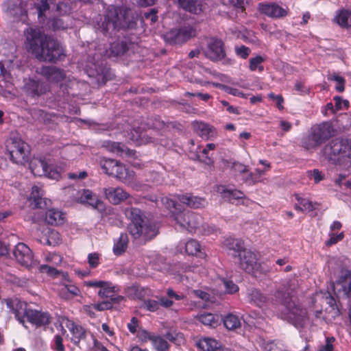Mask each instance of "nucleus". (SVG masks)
<instances>
[{"label": "nucleus", "instance_id": "nucleus-1", "mask_svg": "<svg viewBox=\"0 0 351 351\" xmlns=\"http://www.w3.org/2000/svg\"><path fill=\"white\" fill-rule=\"evenodd\" d=\"M276 297L279 298L284 309L280 312L282 319L288 322L298 328L304 327L308 319V311L298 301L293 300L290 293L278 291Z\"/></svg>", "mask_w": 351, "mask_h": 351}, {"label": "nucleus", "instance_id": "nucleus-2", "mask_svg": "<svg viewBox=\"0 0 351 351\" xmlns=\"http://www.w3.org/2000/svg\"><path fill=\"white\" fill-rule=\"evenodd\" d=\"M175 221L180 228L191 233L210 234L215 232V228L203 223L202 216L192 211L180 212L175 215Z\"/></svg>", "mask_w": 351, "mask_h": 351}, {"label": "nucleus", "instance_id": "nucleus-3", "mask_svg": "<svg viewBox=\"0 0 351 351\" xmlns=\"http://www.w3.org/2000/svg\"><path fill=\"white\" fill-rule=\"evenodd\" d=\"M335 129L329 121L315 124L311 128L308 135L302 140V146L307 149L319 147L335 134Z\"/></svg>", "mask_w": 351, "mask_h": 351}, {"label": "nucleus", "instance_id": "nucleus-4", "mask_svg": "<svg viewBox=\"0 0 351 351\" xmlns=\"http://www.w3.org/2000/svg\"><path fill=\"white\" fill-rule=\"evenodd\" d=\"M40 51L36 58L41 61L56 63L63 60L66 57L65 50L62 44L51 36L44 40Z\"/></svg>", "mask_w": 351, "mask_h": 351}, {"label": "nucleus", "instance_id": "nucleus-5", "mask_svg": "<svg viewBox=\"0 0 351 351\" xmlns=\"http://www.w3.org/2000/svg\"><path fill=\"white\" fill-rule=\"evenodd\" d=\"M6 150L14 163L25 165L29 160L30 146L20 137H10L6 142Z\"/></svg>", "mask_w": 351, "mask_h": 351}, {"label": "nucleus", "instance_id": "nucleus-6", "mask_svg": "<svg viewBox=\"0 0 351 351\" xmlns=\"http://www.w3.org/2000/svg\"><path fill=\"white\" fill-rule=\"evenodd\" d=\"M24 47L27 52L36 58L40 51L42 45L49 35L45 34L42 27L38 25H31L23 31Z\"/></svg>", "mask_w": 351, "mask_h": 351}, {"label": "nucleus", "instance_id": "nucleus-7", "mask_svg": "<svg viewBox=\"0 0 351 351\" xmlns=\"http://www.w3.org/2000/svg\"><path fill=\"white\" fill-rule=\"evenodd\" d=\"M322 153L329 160H332L337 156L351 158V141L347 139L335 138L324 147Z\"/></svg>", "mask_w": 351, "mask_h": 351}, {"label": "nucleus", "instance_id": "nucleus-8", "mask_svg": "<svg viewBox=\"0 0 351 351\" xmlns=\"http://www.w3.org/2000/svg\"><path fill=\"white\" fill-rule=\"evenodd\" d=\"M196 36V29L190 25L171 29L162 35L165 42L171 45L186 43Z\"/></svg>", "mask_w": 351, "mask_h": 351}, {"label": "nucleus", "instance_id": "nucleus-9", "mask_svg": "<svg viewBox=\"0 0 351 351\" xmlns=\"http://www.w3.org/2000/svg\"><path fill=\"white\" fill-rule=\"evenodd\" d=\"M125 215L130 220L128 225V230L135 239L141 237L142 226L145 222L144 215L139 208L131 207L125 210Z\"/></svg>", "mask_w": 351, "mask_h": 351}, {"label": "nucleus", "instance_id": "nucleus-10", "mask_svg": "<svg viewBox=\"0 0 351 351\" xmlns=\"http://www.w3.org/2000/svg\"><path fill=\"white\" fill-rule=\"evenodd\" d=\"M32 173L36 176H45L51 179L58 180L60 177V173L49 165L43 158H35L29 163Z\"/></svg>", "mask_w": 351, "mask_h": 351}, {"label": "nucleus", "instance_id": "nucleus-11", "mask_svg": "<svg viewBox=\"0 0 351 351\" xmlns=\"http://www.w3.org/2000/svg\"><path fill=\"white\" fill-rule=\"evenodd\" d=\"M104 193L106 198L112 204L118 205L122 202L129 199V203L138 204L135 198H130V195L121 187H108L104 189Z\"/></svg>", "mask_w": 351, "mask_h": 351}, {"label": "nucleus", "instance_id": "nucleus-12", "mask_svg": "<svg viewBox=\"0 0 351 351\" xmlns=\"http://www.w3.org/2000/svg\"><path fill=\"white\" fill-rule=\"evenodd\" d=\"M239 267L246 272L250 273L258 268V254L250 250L244 249L241 256H237L236 259Z\"/></svg>", "mask_w": 351, "mask_h": 351}, {"label": "nucleus", "instance_id": "nucleus-13", "mask_svg": "<svg viewBox=\"0 0 351 351\" xmlns=\"http://www.w3.org/2000/svg\"><path fill=\"white\" fill-rule=\"evenodd\" d=\"M114 169V173H113L112 176L121 180L137 191L141 190V185L133 181L134 177V172L133 171L129 170L125 165L118 161Z\"/></svg>", "mask_w": 351, "mask_h": 351}, {"label": "nucleus", "instance_id": "nucleus-14", "mask_svg": "<svg viewBox=\"0 0 351 351\" xmlns=\"http://www.w3.org/2000/svg\"><path fill=\"white\" fill-rule=\"evenodd\" d=\"M49 90V86L46 82L34 78L28 79L24 85L25 93L33 98H38L45 95Z\"/></svg>", "mask_w": 351, "mask_h": 351}, {"label": "nucleus", "instance_id": "nucleus-15", "mask_svg": "<svg viewBox=\"0 0 351 351\" xmlns=\"http://www.w3.org/2000/svg\"><path fill=\"white\" fill-rule=\"evenodd\" d=\"M257 9L261 14L271 19L284 18L289 14L288 8H284L276 3H259Z\"/></svg>", "mask_w": 351, "mask_h": 351}, {"label": "nucleus", "instance_id": "nucleus-16", "mask_svg": "<svg viewBox=\"0 0 351 351\" xmlns=\"http://www.w3.org/2000/svg\"><path fill=\"white\" fill-rule=\"evenodd\" d=\"M76 201L94 209L102 210L104 207L103 202L98 196L89 189H82L77 192Z\"/></svg>", "mask_w": 351, "mask_h": 351}, {"label": "nucleus", "instance_id": "nucleus-17", "mask_svg": "<svg viewBox=\"0 0 351 351\" xmlns=\"http://www.w3.org/2000/svg\"><path fill=\"white\" fill-rule=\"evenodd\" d=\"M204 53L206 57L212 61L221 60L226 56L224 44L221 40L211 38Z\"/></svg>", "mask_w": 351, "mask_h": 351}, {"label": "nucleus", "instance_id": "nucleus-18", "mask_svg": "<svg viewBox=\"0 0 351 351\" xmlns=\"http://www.w3.org/2000/svg\"><path fill=\"white\" fill-rule=\"evenodd\" d=\"M24 314L27 321L36 327L46 326L51 322V317L47 312L33 309H25Z\"/></svg>", "mask_w": 351, "mask_h": 351}, {"label": "nucleus", "instance_id": "nucleus-19", "mask_svg": "<svg viewBox=\"0 0 351 351\" xmlns=\"http://www.w3.org/2000/svg\"><path fill=\"white\" fill-rule=\"evenodd\" d=\"M120 9L112 7L109 8L104 16L102 28L104 33L119 27L121 25Z\"/></svg>", "mask_w": 351, "mask_h": 351}, {"label": "nucleus", "instance_id": "nucleus-20", "mask_svg": "<svg viewBox=\"0 0 351 351\" xmlns=\"http://www.w3.org/2000/svg\"><path fill=\"white\" fill-rule=\"evenodd\" d=\"M17 261L23 266L29 267L32 264L33 254L30 248L23 243H19L14 250Z\"/></svg>", "mask_w": 351, "mask_h": 351}, {"label": "nucleus", "instance_id": "nucleus-21", "mask_svg": "<svg viewBox=\"0 0 351 351\" xmlns=\"http://www.w3.org/2000/svg\"><path fill=\"white\" fill-rule=\"evenodd\" d=\"M43 189L36 185L33 186L29 198L33 208L46 209L51 205V200L47 198H43Z\"/></svg>", "mask_w": 351, "mask_h": 351}, {"label": "nucleus", "instance_id": "nucleus-22", "mask_svg": "<svg viewBox=\"0 0 351 351\" xmlns=\"http://www.w3.org/2000/svg\"><path fill=\"white\" fill-rule=\"evenodd\" d=\"M223 245L228 250V254L234 259L237 256H241L245 249L244 243L241 239L230 237L224 239Z\"/></svg>", "mask_w": 351, "mask_h": 351}, {"label": "nucleus", "instance_id": "nucleus-23", "mask_svg": "<svg viewBox=\"0 0 351 351\" xmlns=\"http://www.w3.org/2000/svg\"><path fill=\"white\" fill-rule=\"evenodd\" d=\"M40 73L48 81L56 83L62 82L66 77L64 70L53 66H43Z\"/></svg>", "mask_w": 351, "mask_h": 351}, {"label": "nucleus", "instance_id": "nucleus-24", "mask_svg": "<svg viewBox=\"0 0 351 351\" xmlns=\"http://www.w3.org/2000/svg\"><path fill=\"white\" fill-rule=\"evenodd\" d=\"M193 128L196 133L205 140H213L217 136L215 128L208 123L196 121L193 123Z\"/></svg>", "mask_w": 351, "mask_h": 351}, {"label": "nucleus", "instance_id": "nucleus-25", "mask_svg": "<svg viewBox=\"0 0 351 351\" xmlns=\"http://www.w3.org/2000/svg\"><path fill=\"white\" fill-rule=\"evenodd\" d=\"M71 19L69 16L63 17H53L48 20L47 25L49 29L56 32L67 29L70 25Z\"/></svg>", "mask_w": 351, "mask_h": 351}, {"label": "nucleus", "instance_id": "nucleus-26", "mask_svg": "<svg viewBox=\"0 0 351 351\" xmlns=\"http://www.w3.org/2000/svg\"><path fill=\"white\" fill-rule=\"evenodd\" d=\"M337 284L341 287L346 295H349L351 293V270L342 268L337 280Z\"/></svg>", "mask_w": 351, "mask_h": 351}, {"label": "nucleus", "instance_id": "nucleus-27", "mask_svg": "<svg viewBox=\"0 0 351 351\" xmlns=\"http://www.w3.org/2000/svg\"><path fill=\"white\" fill-rule=\"evenodd\" d=\"M176 197L181 203L184 204L193 208H199L204 206L206 203L205 199L193 196L189 194L177 195Z\"/></svg>", "mask_w": 351, "mask_h": 351}, {"label": "nucleus", "instance_id": "nucleus-28", "mask_svg": "<svg viewBox=\"0 0 351 351\" xmlns=\"http://www.w3.org/2000/svg\"><path fill=\"white\" fill-rule=\"evenodd\" d=\"M198 345L204 351H230L221 347L220 343L212 338H204L199 341Z\"/></svg>", "mask_w": 351, "mask_h": 351}, {"label": "nucleus", "instance_id": "nucleus-29", "mask_svg": "<svg viewBox=\"0 0 351 351\" xmlns=\"http://www.w3.org/2000/svg\"><path fill=\"white\" fill-rule=\"evenodd\" d=\"M218 192L221 194L222 197L230 202L233 200L242 199L244 194L242 191L236 189H229L225 186H219Z\"/></svg>", "mask_w": 351, "mask_h": 351}, {"label": "nucleus", "instance_id": "nucleus-30", "mask_svg": "<svg viewBox=\"0 0 351 351\" xmlns=\"http://www.w3.org/2000/svg\"><path fill=\"white\" fill-rule=\"evenodd\" d=\"M64 213L55 209H49L46 212L45 221L51 226H58L64 223Z\"/></svg>", "mask_w": 351, "mask_h": 351}, {"label": "nucleus", "instance_id": "nucleus-31", "mask_svg": "<svg viewBox=\"0 0 351 351\" xmlns=\"http://www.w3.org/2000/svg\"><path fill=\"white\" fill-rule=\"evenodd\" d=\"M129 49V45L125 40H117L111 43L110 56L119 57L124 55Z\"/></svg>", "mask_w": 351, "mask_h": 351}, {"label": "nucleus", "instance_id": "nucleus-32", "mask_svg": "<svg viewBox=\"0 0 351 351\" xmlns=\"http://www.w3.org/2000/svg\"><path fill=\"white\" fill-rule=\"evenodd\" d=\"M185 252L189 255L197 256L201 258H204L206 254L201 251V245L197 240L190 239L184 243Z\"/></svg>", "mask_w": 351, "mask_h": 351}, {"label": "nucleus", "instance_id": "nucleus-33", "mask_svg": "<svg viewBox=\"0 0 351 351\" xmlns=\"http://www.w3.org/2000/svg\"><path fill=\"white\" fill-rule=\"evenodd\" d=\"M335 21L341 27H351V12L345 9L339 10L335 17Z\"/></svg>", "mask_w": 351, "mask_h": 351}, {"label": "nucleus", "instance_id": "nucleus-34", "mask_svg": "<svg viewBox=\"0 0 351 351\" xmlns=\"http://www.w3.org/2000/svg\"><path fill=\"white\" fill-rule=\"evenodd\" d=\"M80 289L74 285H65L59 290V295L65 300H70L80 295Z\"/></svg>", "mask_w": 351, "mask_h": 351}, {"label": "nucleus", "instance_id": "nucleus-35", "mask_svg": "<svg viewBox=\"0 0 351 351\" xmlns=\"http://www.w3.org/2000/svg\"><path fill=\"white\" fill-rule=\"evenodd\" d=\"M178 3L180 8L192 14H197L202 11L197 0H178Z\"/></svg>", "mask_w": 351, "mask_h": 351}, {"label": "nucleus", "instance_id": "nucleus-36", "mask_svg": "<svg viewBox=\"0 0 351 351\" xmlns=\"http://www.w3.org/2000/svg\"><path fill=\"white\" fill-rule=\"evenodd\" d=\"M158 234V227L156 224L145 221L144 222L142 226L141 237H143L145 241L154 239Z\"/></svg>", "mask_w": 351, "mask_h": 351}, {"label": "nucleus", "instance_id": "nucleus-37", "mask_svg": "<svg viewBox=\"0 0 351 351\" xmlns=\"http://www.w3.org/2000/svg\"><path fill=\"white\" fill-rule=\"evenodd\" d=\"M128 234L126 233H121L118 240L114 243V254L116 256H120L123 254L128 248Z\"/></svg>", "mask_w": 351, "mask_h": 351}, {"label": "nucleus", "instance_id": "nucleus-38", "mask_svg": "<svg viewBox=\"0 0 351 351\" xmlns=\"http://www.w3.org/2000/svg\"><path fill=\"white\" fill-rule=\"evenodd\" d=\"M3 303L6 304L7 308L14 314L15 317L20 321L23 322L22 318L20 317L21 313L19 307L21 308L22 303L17 298H5Z\"/></svg>", "mask_w": 351, "mask_h": 351}, {"label": "nucleus", "instance_id": "nucleus-39", "mask_svg": "<svg viewBox=\"0 0 351 351\" xmlns=\"http://www.w3.org/2000/svg\"><path fill=\"white\" fill-rule=\"evenodd\" d=\"M248 298L250 303L259 307L263 306L267 302V298L256 289L250 291Z\"/></svg>", "mask_w": 351, "mask_h": 351}, {"label": "nucleus", "instance_id": "nucleus-40", "mask_svg": "<svg viewBox=\"0 0 351 351\" xmlns=\"http://www.w3.org/2000/svg\"><path fill=\"white\" fill-rule=\"evenodd\" d=\"M265 170L255 169L253 172H247L241 178L243 182L248 185L254 184L261 181V177L265 175Z\"/></svg>", "mask_w": 351, "mask_h": 351}, {"label": "nucleus", "instance_id": "nucleus-41", "mask_svg": "<svg viewBox=\"0 0 351 351\" xmlns=\"http://www.w3.org/2000/svg\"><path fill=\"white\" fill-rule=\"evenodd\" d=\"M295 199L300 205L295 204L294 206L295 210L311 212L315 209V204L308 199L301 197L299 195H295Z\"/></svg>", "mask_w": 351, "mask_h": 351}, {"label": "nucleus", "instance_id": "nucleus-42", "mask_svg": "<svg viewBox=\"0 0 351 351\" xmlns=\"http://www.w3.org/2000/svg\"><path fill=\"white\" fill-rule=\"evenodd\" d=\"M69 328L73 335L75 343H79L80 340L86 338V331L82 326L72 322Z\"/></svg>", "mask_w": 351, "mask_h": 351}, {"label": "nucleus", "instance_id": "nucleus-43", "mask_svg": "<svg viewBox=\"0 0 351 351\" xmlns=\"http://www.w3.org/2000/svg\"><path fill=\"white\" fill-rule=\"evenodd\" d=\"M144 332L148 335V339L153 342L154 346L158 351H166L169 350V345L165 339L160 336L150 335L146 330H145Z\"/></svg>", "mask_w": 351, "mask_h": 351}, {"label": "nucleus", "instance_id": "nucleus-44", "mask_svg": "<svg viewBox=\"0 0 351 351\" xmlns=\"http://www.w3.org/2000/svg\"><path fill=\"white\" fill-rule=\"evenodd\" d=\"M223 324L228 330H234L241 326V321L237 315L228 314L223 319Z\"/></svg>", "mask_w": 351, "mask_h": 351}, {"label": "nucleus", "instance_id": "nucleus-45", "mask_svg": "<svg viewBox=\"0 0 351 351\" xmlns=\"http://www.w3.org/2000/svg\"><path fill=\"white\" fill-rule=\"evenodd\" d=\"M118 287L113 286L110 282L106 281L104 287H102L98 291V295L102 298H108L110 296H112L113 293L118 291Z\"/></svg>", "mask_w": 351, "mask_h": 351}, {"label": "nucleus", "instance_id": "nucleus-46", "mask_svg": "<svg viewBox=\"0 0 351 351\" xmlns=\"http://www.w3.org/2000/svg\"><path fill=\"white\" fill-rule=\"evenodd\" d=\"M117 160L110 158H103L100 160L101 167L104 172L109 176L113 175Z\"/></svg>", "mask_w": 351, "mask_h": 351}, {"label": "nucleus", "instance_id": "nucleus-47", "mask_svg": "<svg viewBox=\"0 0 351 351\" xmlns=\"http://www.w3.org/2000/svg\"><path fill=\"white\" fill-rule=\"evenodd\" d=\"M265 61V58L261 56H256L254 58H252L249 60V69L252 71L258 70L259 72H263L264 66L262 64Z\"/></svg>", "mask_w": 351, "mask_h": 351}, {"label": "nucleus", "instance_id": "nucleus-48", "mask_svg": "<svg viewBox=\"0 0 351 351\" xmlns=\"http://www.w3.org/2000/svg\"><path fill=\"white\" fill-rule=\"evenodd\" d=\"M162 202L165 206L172 212L174 219L175 215L180 212H182V206L180 204H178L176 200L165 197L162 199Z\"/></svg>", "mask_w": 351, "mask_h": 351}, {"label": "nucleus", "instance_id": "nucleus-49", "mask_svg": "<svg viewBox=\"0 0 351 351\" xmlns=\"http://www.w3.org/2000/svg\"><path fill=\"white\" fill-rule=\"evenodd\" d=\"M199 320L203 324L215 328L217 325V319L212 313H204L199 316Z\"/></svg>", "mask_w": 351, "mask_h": 351}, {"label": "nucleus", "instance_id": "nucleus-50", "mask_svg": "<svg viewBox=\"0 0 351 351\" xmlns=\"http://www.w3.org/2000/svg\"><path fill=\"white\" fill-rule=\"evenodd\" d=\"M197 157L199 160L205 163L206 165H213L214 164L213 157L210 156L209 151L205 147L200 151L199 154H197Z\"/></svg>", "mask_w": 351, "mask_h": 351}, {"label": "nucleus", "instance_id": "nucleus-51", "mask_svg": "<svg viewBox=\"0 0 351 351\" xmlns=\"http://www.w3.org/2000/svg\"><path fill=\"white\" fill-rule=\"evenodd\" d=\"M152 126L154 130L165 131L169 128V123L165 122L159 117H155L152 119Z\"/></svg>", "mask_w": 351, "mask_h": 351}, {"label": "nucleus", "instance_id": "nucleus-52", "mask_svg": "<svg viewBox=\"0 0 351 351\" xmlns=\"http://www.w3.org/2000/svg\"><path fill=\"white\" fill-rule=\"evenodd\" d=\"M231 168L235 176H241L243 178L248 172L247 167L240 162H234Z\"/></svg>", "mask_w": 351, "mask_h": 351}, {"label": "nucleus", "instance_id": "nucleus-53", "mask_svg": "<svg viewBox=\"0 0 351 351\" xmlns=\"http://www.w3.org/2000/svg\"><path fill=\"white\" fill-rule=\"evenodd\" d=\"M49 8L48 0H38L36 4L38 18L45 16V12L49 10Z\"/></svg>", "mask_w": 351, "mask_h": 351}, {"label": "nucleus", "instance_id": "nucleus-54", "mask_svg": "<svg viewBox=\"0 0 351 351\" xmlns=\"http://www.w3.org/2000/svg\"><path fill=\"white\" fill-rule=\"evenodd\" d=\"M225 291L228 294L235 293L239 291V287L232 280L228 279H223Z\"/></svg>", "mask_w": 351, "mask_h": 351}, {"label": "nucleus", "instance_id": "nucleus-55", "mask_svg": "<svg viewBox=\"0 0 351 351\" xmlns=\"http://www.w3.org/2000/svg\"><path fill=\"white\" fill-rule=\"evenodd\" d=\"M329 237L330 239L325 243L326 245L328 247L332 246V245H335L339 241H341L344 238V233L342 232L338 234H336L335 233L330 232Z\"/></svg>", "mask_w": 351, "mask_h": 351}, {"label": "nucleus", "instance_id": "nucleus-56", "mask_svg": "<svg viewBox=\"0 0 351 351\" xmlns=\"http://www.w3.org/2000/svg\"><path fill=\"white\" fill-rule=\"evenodd\" d=\"M39 271L41 273L48 274L51 277H56L59 275L60 272L55 268L47 265H41L39 267Z\"/></svg>", "mask_w": 351, "mask_h": 351}, {"label": "nucleus", "instance_id": "nucleus-57", "mask_svg": "<svg viewBox=\"0 0 351 351\" xmlns=\"http://www.w3.org/2000/svg\"><path fill=\"white\" fill-rule=\"evenodd\" d=\"M331 80L337 82V85L335 86V90L337 92L342 93L344 91L346 80L343 77L335 74L332 75Z\"/></svg>", "mask_w": 351, "mask_h": 351}, {"label": "nucleus", "instance_id": "nucleus-58", "mask_svg": "<svg viewBox=\"0 0 351 351\" xmlns=\"http://www.w3.org/2000/svg\"><path fill=\"white\" fill-rule=\"evenodd\" d=\"M336 110H340L343 108L348 109L349 108V101L347 99H343L340 96H335L333 97Z\"/></svg>", "mask_w": 351, "mask_h": 351}, {"label": "nucleus", "instance_id": "nucleus-59", "mask_svg": "<svg viewBox=\"0 0 351 351\" xmlns=\"http://www.w3.org/2000/svg\"><path fill=\"white\" fill-rule=\"evenodd\" d=\"M144 307L149 311L155 312L159 309L160 304L158 300L149 299L144 302Z\"/></svg>", "mask_w": 351, "mask_h": 351}, {"label": "nucleus", "instance_id": "nucleus-60", "mask_svg": "<svg viewBox=\"0 0 351 351\" xmlns=\"http://www.w3.org/2000/svg\"><path fill=\"white\" fill-rule=\"evenodd\" d=\"M235 53L237 56L243 59H246L251 53V49L248 47L241 45L235 47Z\"/></svg>", "mask_w": 351, "mask_h": 351}, {"label": "nucleus", "instance_id": "nucleus-61", "mask_svg": "<svg viewBox=\"0 0 351 351\" xmlns=\"http://www.w3.org/2000/svg\"><path fill=\"white\" fill-rule=\"evenodd\" d=\"M88 263L90 268H95L99 265V254L97 252L88 255Z\"/></svg>", "mask_w": 351, "mask_h": 351}, {"label": "nucleus", "instance_id": "nucleus-62", "mask_svg": "<svg viewBox=\"0 0 351 351\" xmlns=\"http://www.w3.org/2000/svg\"><path fill=\"white\" fill-rule=\"evenodd\" d=\"M294 89L300 95H307L310 93V89L305 86L304 82L297 81L294 85Z\"/></svg>", "mask_w": 351, "mask_h": 351}, {"label": "nucleus", "instance_id": "nucleus-63", "mask_svg": "<svg viewBox=\"0 0 351 351\" xmlns=\"http://www.w3.org/2000/svg\"><path fill=\"white\" fill-rule=\"evenodd\" d=\"M268 97L271 99L276 101V107L280 110H282L284 109L283 104H284V98L281 95H275L274 93H270L268 95Z\"/></svg>", "mask_w": 351, "mask_h": 351}, {"label": "nucleus", "instance_id": "nucleus-64", "mask_svg": "<svg viewBox=\"0 0 351 351\" xmlns=\"http://www.w3.org/2000/svg\"><path fill=\"white\" fill-rule=\"evenodd\" d=\"M55 349L57 351H64L65 348L63 344V339L61 335H56L54 337Z\"/></svg>", "mask_w": 351, "mask_h": 351}]
</instances>
